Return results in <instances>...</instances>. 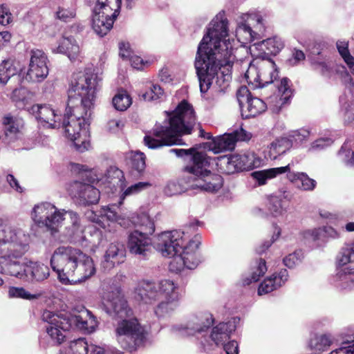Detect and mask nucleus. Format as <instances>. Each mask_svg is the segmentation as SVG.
Segmentation results:
<instances>
[{"mask_svg": "<svg viewBox=\"0 0 354 354\" xmlns=\"http://www.w3.org/2000/svg\"><path fill=\"white\" fill-rule=\"evenodd\" d=\"M100 82L97 74L93 73L80 71L73 74L63 120L62 115L48 104H34L26 109L45 127H64L66 136L73 142L75 149L84 152L90 147L88 120Z\"/></svg>", "mask_w": 354, "mask_h": 354, "instance_id": "nucleus-1", "label": "nucleus"}, {"mask_svg": "<svg viewBox=\"0 0 354 354\" xmlns=\"http://www.w3.org/2000/svg\"><path fill=\"white\" fill-rule=\"evenodd\" d=\"M227 21L218 16L209 24L197 50L195 68L199 80L201 93H206L213 81L221 91L226 89L231 80L230 74L222 72L218 76V70L223 64L230 66L233 59L234 39L228 37Z\"/></svg>", "mask_w": 354, "mask_h": 354, "instance_id": "nucleus-2", "label": "nucleus"}, {"mask_svg": "<svg viewBox=\"0 0 354 354\" xmlns=\"http://www.w3.org/2000/svg\"><path fill=\"white\" fill-rule=\"evenodd\" d=\"M30 243V234L19 224L0 219V274L31 281H42L49 277L46 265L23 259Z\"/></svg>", "mask_w": 354, "mask_h": 354, "instance_id": "nucleus-3", "label": "nucleus"}, {"mask_svg": "<svg viewBox=\"0 0 354 354\" xmlns=\"http://www.w3.org/2000/svg\"><path fill=\"white\" fill-rule=\"evenodd\" d=\"M165 120L162 123H156L149 134L144 138L145 144L149 149L182 145L180 137L190 134L196 124L193 107L185 100L182 101L173 111H165Z\"/></svg>", "mask_w": 354, "mask_h": 354, "instance_id": "nucleus-4", "label": "nucleus"}, {"mask_svg": "<svg viewBox=\"0 0 354 354\" xmlns=\"http://www.w3.org/2000/svg\"><path fill=\"white\" fill-rule=\"evenodd\" d=\"M53 270L62 284H76L89 279L95 273L93 259L80 249L59 246L50 258Z\"/></svg>", "mask_w": 354, "mask_h": 354, "instance_id": "nucleus-5", "label": "nucleus"}, {"mask_svg": "<svg viewBox=\"0 0 354 354\" xmlns=\"http://www.w3.org/2000/svg\"><path fill=\"white\" fill-rule=\"evenodd\" d=\"M211 160L205 154H194L193 165L185 169L188 176L176 182H169L164 188L165 194L172 196L195 189L209 192L218 191L223 185V178L209 169Z\"/></svg>", "mask_w": 354, "mask_h": 354, "instance_id": "nucleus-6", "label": "nucleus"}, {"mask_svg": "<svg viewBox=\"0 0 354 354\" xmlns=\"http://www.w3.org/2000/svg\"><path fill=\"white\" fill-rule=\"evenodd\" d=\"M135 297L146 304H153L160 300L154 309L158 317L171 315L179 307L181 297L178 284L169 279L158 282L143 281L135 290Z\"/></svg>", "mask_w": 354, "mask_h": 354, "instance_id": "nucleus-7", "label": "nucleus"}, {"mask_svg": "<svg viewBox=\"0 0 354 354\" xmlns=\"http://www.w3.org/2000/svg\"><path fill=\"white\" fill-rule=\"evenodd\" d=\"M44 322L48 323L46 332L55 344H61L66 335L65 333L73 326H76L86 333H93L97 326L95 317L88 310H84L78 315L55 313L44 310L41 315Z\"/></svg>", "mask_w": 354, "mask_h": 354, "instance_id": "nucleus-8", "label": "nucleus"}, {"mask_svg": "<svg viewBox=\"0 0 354 354\" xmlns=\"http://www.w3.org/2000/svg\"><path fill=\"white\" fill-rule=\"evenodd\" d=\"M206 321L207 324H205L202 318L196 316L192 317L185 325H175L172 329L183 336L193 335L196 336L197 338L201 337L203 339L201 340V344L205 351L212 349L209 341L214 342L216 346H220L230 339V333L235 330L234 322H221L212 328L209 336L206 337L203 333L212 323L207 318Z\"/></svg>", "mask_w": 354, "mask_h": 354, "instance_id": "nucleus-9", "label": "nucleus"}, {"mask_svg": "<svg viewBox=\"0 0 354 354\" xmlns=\"http://www.w3.org/2000/svg\"><path fill=\"white\" fill-rule=\"evenodd\" d=\"M115 337L121 348L131 352L143 344L145 329L136 318L123 319L115 328Z\"/></svg>", "mask_w": 354, "mask_h": 354, "instance_id": "nucleus-10", "label": "nucleus"}, {"mask_svg": "<svg viewBox=\"0 0 354 354\" xmlns=\"http://www.w3.org/2000/svg\"><path fill=\"white\" fill-rule=\"evenodd\" d=\"M278 75L276 64L270 59L254 60L245 73L247 82L254 88H261L273 83Z\"/></svg>", "mask_w": 354, "mask_h": 354, "instance_id": "nucleus-11", "label": "nucleus"}, {"mask_svg": "<svg viewBox=\"0 0 354 354\" xmlns=\"http://www.w3.org/2000/svg\"><path fill=\"white\" fill-rule=\"evenodd\" d=\"M290 165L285 167H274L262 171H257L252 173L253 178L262 185L266 183L267 180L273 178L277 175L288 173V178L295 183L299 187L305 191H312L316 186V181L310 178L304 172H290Z\"/></svg>", "mask_w": 354, "mask_h": 354, "instance_id": "nucleus-12", "label": "nucleus"}, {"mask_svg": "<svg viewBox=\"0 0 354 354\" xmlns=\"http://www.w3.org/2000/svg\"><path fill=\"white\" fill-rule=\"evenodd\" d=\"M68 212L64 209H59L54 205L46 202L34 207L32 218L39 226L46 227L52 231H57Z\"/></svg>", "mask_w": 354, "mask_h": 354, "instance_id": "nucleus-13", "label": "nucleus"}, {"mask_svg": "<svg viewBox=\"0 0 354 354\" xmlns=\"http://www.w3.org/2000/svg\"><path fill=\"white\" fill-rule=\"evenodd\" d=\"M265 32L264 20L259 14L245 15L243 22H240L236 29L237 40L243 44L252 42L263 36Z\"/></svg>", "mask_w": 354, "mask_h": 354, "instance_id": "nucleus-14", "label": "nucleus"}, {"mask_svg": "<svg viewBox=\"0 0 354 354\" xmlns=\"http://www.w3.org/2000/svg\"><path fill=\"white\" fill-rule=\"evenodd\" d=\"M201 244V237L196 236L186 245H183L181 252L169 263L170 270L175 272L181 271L185 267L194 269L201 262V257L197 251Z\"/></svg>", "mask_w": 354, "mask_h": 354, "instance_id": "nucleus-15", "label": "nucleus"}, {"mask_svg": "<svg viewBox=\"0 0 354 354\" xmlns=\"http://www.w3.org/2000/svg\"><path fill=\"white\" fill-rule=\"evenodd\" d=\"M184 232L173 230L160 234L156 243L157 250L162 256L174 259L181 252L185 244Z\"/></svg>", "mask_w": 354, "mask_h": 354, "instance_id": "nucleus-16", "label": "nucleus"}, {"mask_svg": "<svg viewBox=\"0 0 354 354\" xmlns=\"http://www.w3.org/2000/svg\"><path fill=\"white\" fill-rule=\"evenodd\" d=\"M48 59L45 53L39 49L32 50L28 69L25 79L34 83L43 82L49 73Z\"/></svg>", "mask_w": 354, "mask_h": 354, "instance_id": "nucleus-17", "label": "nucleus"}, {"mask_svg": "<svg viewBox=\"0 0 354 354\" xmlns=\"http://www.w3.org/2000/svg\"><path fill=\"white\" fill-rule=\"evenodd\" d=\"M68 194L80 205L95 204L100 199V192L93 186L80 181H74L67 186Z\"/></svg>", "mask_w": 354, "mask_h": 354, "instance_id": "nucleus-18", "label": "nucleus"}, {"mask_svg": "<svg viewBox=\"0 0 354 354\" xmlns=\"http://www.w3.org/2000/svg\"><path fill=\"white\" fill-rule=\"evenodd\" d=\"M104 309L114 318L126 319L132 315V310L118 288L109 292L104 302Z\"/></svg>", "mask_w": 354, "mask_h": 354, "instance_id": "nucleus-19", "label": "nucleus"}, {"mask_svg": "<svg viewBox=\"0 0 354 354\" xmlns=\"http://www.w3.org/2000/svg\"><path fill=\"white\" fill-rule=\"evenodd\" d=\"M252 137L251 133L247 132L243 128H239L231 133L212 138V141L207 143L208 148L214 153H218L225 151L232 150L237 141L249 140Z\"/></svg>", "mask_w": 354, "mask_h": 354, "instance_id": "nucleus-20", "label": "nucleus"}, {"mask_svg": "<svg viewBox=\"0 0 354 354\" xmlns=\"http://www.w3.org/2000/svg\"><path fill=\"white\" fill-rule=\"evenodd\" d=\"M151 234L135 230L128 236L127 248L129 252L140 259L147 258L151 252Z\"/></svg>", "mask_w": 354, "mask_h": 354, "instance_id": "nucleus-21", "label": "nucleus"}, {"mask_svg": "<svg viewBox=\"0 0 354 354\" xmlns=\"http://www.w3.org/2000/svg\"><path fill=\"white\" fill-rule=\"evenodd\" d=\"M262 160L252 151L233 155L227 159V164L236 171L250 170L261 165Z\"/></svg>", "mask_w": 354, "mask_h": 354, "instance_id": "nucleus-22", "label": "nucleus"}, {"mask_svg": "<svg viewBox=\"0 0 354 354\" xmlns=\"http://www.w3.org/2000/svg\"><path fill=\"white\" fill-rule=\"evenodd\" d=\"M125 250L124 245L119 242L111 243L107 248L104 256L103 266L111 269L124 261Z\"/></svg>", "mask_w": 354, "mask_h": 354, "instance_id": "nucleus-23", "label": "nucleus"}, {"mask_svg": "<svg viewBox=\"0 0 354 354\" xmlns=\"http://www.w3.org/2000/svg\"><path fill=\"white\" fill-rule=\"evenodd\" d=\"M115 18L111 15L108 16L102 14V11H93L92 28L97 35L103 37L112 28Z\"/></svg>", "mask_w": 354, "mask_h": 354, "instance_id": "nucleus-24", "label": "nucleus"}, {"mask_svg": "<svg viewBox=\"0 0 354 354\" xmlns=\"http://www.w3.org/2000/svg\"><path fill=\"white\" fill-rule=\"evenodd\" d=\"M53 52L66 55L71 62L78 60L80 54V47L72 37L62 38L58 46L53 48Z\"/></svg>", "mask_w": 354, "mask_h": 354, "instance_id": "nucleus-25", "label": "nucleus"}, {"mask_svg": "<svg viewBox=\"0 0 354 354\" xmlns=\"http://www.w3.org/2000/svg\"><path fill=\"white\" fill-rule=\"evenodd\" d=\"M288 273L286 269L281 270L277 274H272L266 278L259 285L258 289L259 295L269 293L277 288L281 286L288 280Z\"/></svg>", "mask_w": 354, "mask_h": 354, "instance_id": "nucleus-26", "label": "nucleus"}, {"mask_svg": "<svg viewBox=\"0 0 354 354\" xmlns=\"http://www.w3.org/2000/svg\"><path fill=\"white\" fill-rule=\"evenodd\" d=\"M2 124L5 136L10 140L17 138L24 127V121L21 118L10 114L3 117Z\"/></svg>", "mask_w": 354, "mask_h": 354, "instance_id": "nucleus-27", "label": "nucleus"}, {"mask_svg": "<svg viewBox=\"0 0 354 354\" xmlns=\"http://www.w3.org/2000/svg\"><path fill=\"white\" fill-rule=\"evenodd\" d=\"M247 102L245 108L242 109V115L245 118L255 117L263 113L267 106L261 99L256 97L248 95L246 97Z\"/></svg>", "mask_w": 354, "mask_h": 354, "instance_id": "nucleus-28", "label": "nucleus"}, {"mask_svg": "<svg viewBox=\"0 0 354 354\" xmlns=\"http://www.w3.org/2000/svg\"><path fill=\"white\" fill-rule=\"evenodd\" d=\"M335 286L344 290L354 289V268L339 269L335 276Z\"/></svg>", "mask_w": 354, "mask_h": 354, "instance_id": "nucleus-29", "label": "nucleus"}, {"mask_svg": "<svg viewBox=\"0 0 354 354\" xmlns=\"http://www.w3.org/2000/svg\"><path fill=\"white\" fill-rule=\"evenodd\" d=\"M67 215L70 218V224L66 227V236L73 241H77L82 237L84 227L77 213L70 211Z\"/></svg>", "mask_w": 354, "mask_h": 354, "instance_id": "nucleus-30", "label": "nucleus"}, {"mask_svg": "<svg viewBox=\"0 0 354 354\" xmlns=\"http://www.w3.org/2000/svg\"><path fill=\"white\" fill-rule=\"evenodd\" d=\"M121 0H97L94 12L102 11V14L117 17L121 7Z\"/></svg>", "mask_w": 354, "mask_h": 354, "instance_id": "nucleus-31", "label": "nucleus"}, {"mask_svg": "<svg viewBox=\"0 0 354 354\" xmlns=\"http://www.w3.org/2000/svg\"><path fill=\"white\" fill-rule=\"evenodd\" d=\"M291 147L290 142L286 138H281L272 142L266 153V158L275 160L278 156L285 153Z\"/></svg>", "mask_w": 354, "mask_h": 354, "instance_id": "nucleus-32", "label": "nucleus"}, {"mask_svg": "<svg viewBox=\"0 0 354 354\" xmlns=\"http://www.w3.org/2000/svg\"><path fill=\"white\" fill-rule=\"evenodd\" d=\"M19 71L14 61L10 59L3 61L0 65V83L6 84L10 78L19 80V77L17 75Z\"/></svg>", "mask_w": 354, "mask_h": 354, "instance_id": "nucleus-33", "label": "nucleus"}, {"mask_svg": "<svg viewBox=\"0 0 354 354\" xmlns=\"http://www.w3.org/2000/svg\"><path fill=\"white\" fill-rule=\"evenodd\" d=\"M289 83L290 80L287 77H283L281 80L280 85L278 86L279 99L275 104L277 109L288 103L292 95V91L290 88Z\"/></svg>", "mask_w": 354, "mask_h": 354, "instance_id": "nucleus-34", "label": "nucleus"}, {"mask_svg": "<svg viewBox=\"0 0 354 354\" xmlns=\"http://www.w3.org/2000/svg\"><path fill=\"white\" fill-rule=\"evenodd\" d=\"M112 103L116 110L124 111L131 106L132 100L126 91L121 90L113 97Z\"/></svg>", "mask_w": 354, "mask_h": 354, "instance_id": "nucleus-35", "label": "nucleus"}, {"mask_svg": "<svg viewBox=\"0 0 354 354\" xmlns=\"http://www.w3.org/2000/svg\"><path fill=\"white\" fill-rule=\"evenodd\" d=\"M339 156L348 165L354 167V141L347 140L339 151Z\"/></svg>", "mask_w": 354, "mask_h": 354, "instance_id": "nucleus-36", "label": "nucleus"}, {"mask_svg": "<svg viewBox=\"0 0 354 354\" xmlns=\"http://www.w3.org/2000/svg\"><path fill=\"white\" fill-rule=\"evenodd\" d=\"M336 45L339 53L354 75V57L349 52L348 43L346 41H338Z\"/></svg>", "mask_w": 354, "mask_h": 354, "instance_id": "nucleus-37", "label": "nucleus"}, {"mask_svg": "<svg viewBox=\"0 0 354 354\" xmlns=\"http://www.w3.org/2000/svg\"><path fill=\"white\" fill-rule=\"evenodd\" d=\"M118 207L115 205L104 206L100 210V215L105 217L110 221H116L122 226H126L124 218H121L118 215L116 209Z\"/></svg>", "mask_w": 354, "mask_h": 354, "instance_id": "nucleus-38", "label": "nucleus"}, {"mask_svg": "<svg viewBox=\"0 0 354 354\" xmlns=\"http://www.w3.org/2000/svg\"><path fill=\"white\" fill-rule=\"evenodd\" d=\"M135 223L140 226V230H139L144 233L152 234L155 231V225L153 221L149 216L145 213L139 214Z\"/></svg>", "mask_w": 354, "mask_h": 354, "instance_id": "nucleus-39", "label": "nucleus"}, {"mask_svg": "<svg viewBox=\"0 0 354 354\" xmlns=\"http://www.w3.org/2000/svg\"><path fill=\"white\" fill-rule=\"evenodd\" d=\"M89 346L84 339L80 338L70 343L66 354H88Z\"/></svg>", "mask_w": 354, "mask_h": 354, "instance_id": "nucleus-40", "label": "nucleus"}, {"mask_svg": "<svg viewBox=\"0 0 354 354\" xmlns=\"http://www.w3.org/2000/svg\"><path fill=\"white\" fill-rule=\"evenodd\" d=\"M261 46L268 54L277 55L283 48V43L280 38L274 37L263 40Z\"/></svg>", "mask_w": 354, "mask_h": 354, "instance_id": "nucleus-41", "label": "nucleus"}, {"mask_svg": "<svg viewBox=\"0 0 354 354\" xmlns=\"http://www.w3.org/2000/svg\"><path fill=\"white\" fill-rule=\"evenodd\" d=\"M331 342L332 341L330 336L322 335L312 338L310 341L309 345L312 348L315 350L324 351L330 345Z\"/></svg>", "mask_w": 354, "mask_h": 354, "instance_id": "nucleus-42", "label": "nucleus"}, {"mask_svg": "<svg viewBox=\"0 0 354 354\" xmlns=\"http://www.w3.org/2000/svg\"><path fill=\"white\" fill-rule=\"evenodd\" d=\"M268 209L273 216L281 215L285 212L281 199L279 196H272L269 199Z\"/></svg>", "mask_w": 354, "mask_h": 354, "instance_id": "nucleus-43", "label": "nucleus"}, {"mask_svg": "<svg viewBox=\"0 0 354 354\" xmlns=\"http://www.w3.org/2000/svg\"><path fill=\"white\" fill-rule=\"evenodd\" d=\"M8 295L10 298H21L28 300L37 299L39 295H32L24 288L11 287L8 290Z\"/></svg>", "mask_w": 354, "mask_h": 354, "instance_id": "nucleus-44", "label": "nucleus"}, {"mask_svg": "<svg viewBox=\"0 0 354 354\" xmlns=\"http://www.w3.org/2000/svg\"><path fill=\"white\" fill-rule=\"evenodd\" d=\"M339 102L344 109L345 122L354 124V104L348 103L345 96H341L339 97Z\"/></svg>", "mask_w": 354, "mask_h": 354, "instance_id": "nucleus-45", "label": "nucleus"}, {"mask_svg": "<svg viewBox=\"0 0 354 354\" xmlns=\"http://www.w3.org/2000/svg\"><path fill=\"white\" fill-rule=\"evenodd\" d=\"M352 251L348 246L342 248L336 258V262L338 266H344L353 261Z\"/></svg>", "mask_w": 354, "mask_h": 354, "instance_id": "nucleus-46", "label": "nucleus"}, {"mask_svg": "<svg viewBox=\"0 0 354 354\" xmlns=\"http://www.w3.org/2000/svg\"><path fill=\"white\" fill-rule=\"evenodd\" d=\"M150 183L147 182H139L131 185L127 188L122 194V198L138 194L141 191L150 187Z\"/></svg>", "mask_w": 354, "mask_h": 354, "instance_id": "nucleus-47", "label": "nucleus"}, {"mask_svg": "<svg viewBox=\"0 0 354 354\" xmlns=\"http://www.w3.org/2000/svg\"><path fill=\"white\" fill-rule=\"evenodd\" d=\"M163 95V90L157 84H153L149 87V90L146 91L142 97L145 100L151 101L160 98Z\"/></svg>", "mask_w": 354, "mask_h": 354, "instance_id": "nucleus-48", "label": "nucleus"}, {"mask_svg": "<svg viewBox=\"0 0 354 354\" xmlns=\"http://www.w3.org/2000/svg\"><path fill=\"white\" fill-rule=\"evenodd\" d=\"M254 269L255 270L252 273L251 279L248 283L259 281L260 277L263 276L266 273L267 270L266 261L261 259H259V261L257 262V266Z\"/></svg>", "mask_w": 354, "mask_h": 354, "instance_id": "nucleus-49", "label": "nucleus"}, {"mask_svg": "<svg viewBox=\"0 0 354 354\" xmlns=\"http://www.w3.org/2000/svg\"><path fill=\"white\" fill-rule=\"evenodd\" d=\"M339 76L345 88L353 95L354 93V82L345 67L343 66L342 71H339Z\"/></svg>", "mask_w": 354, "mask_h": 354, "instance_id": "nucleus-50", "label": "nucleus"}, {"mask_svg": "<svg viewBox=\"0 0 354 354\" xmlns=\"http://www.w3.org/2000/svg\"><path fill=\"white\" fill-rule=\"evenodd\" d=\"M281 232V228L278 225H274L272 239L270 241H265L263 243L259 245V248L257 249V252L261 254L264 252L266 250H268L270 247V245L279 238Z\"/></svg>", "mask_w": 354, "mask_h": 354, "instance_id": "nucleus-51", "label": "nucleus"}, {"mask_svg": "<svg viewBox=\"0 0 354 354\" xmlns=\"http://www.w3.org/2000/svg\"><path fill=\"white\" fill-rule=\"evenodd\" d=\"M302 257L303 255L301 251H295L283 259L284 265L289 268H292L301 261Z\"/></svg>", "mask_w": 354, "mask_h": 354, "instance_id": "nucleus-52", "label": "nucleus"}, {"mask_svg": "<svg viewBox=\"0 0 354 354\" xmlns=\"http://www.w3.org/2000/svg\"><path fill=\"white\" fill-rule=\"evenodd\" d=\"M132 167L140 172L145 168V157L143 153L136 152L131 159Z\"/></svg>", "mask_w": 354, "mask_h": 354, "instance_id": "nucleus-53", "label": "nucleus"}, {"mask_svg": "<svg viewBox=\"0 0 354 354\" xmlns=\"http://www.w3.org/2000/svg\"><path fill=\"white\" fill-rule=\"evenodd\" d=\"M12 15L10 12L9 8L5 5L0 6V24L6 26L12 22Z\"/></svg>", "mask_w": 354, "mask_h": 354, "instance_id": "nucleus-54", "label": "nucleus"}, {"mask_svg": "<svg viewBox=\"0 0 354 354\" xmlns=\"http://www.w3.org/2000/svg\"><path fill=\"white\" fill-rule=\"evenodd\" d=\"M75 16V12L73 9L59 8L58 10L56 12L57 18L65 22L73 19Z\"/></svg>", "mask_w": 354, "mask_h": 354, "instance_id": "nucleus-55", "label": "nucleus"}, {"mask_svg": "<svg viewBox=\"0 0 354 354\" xmlns=\"http://www.w3.org/2000/svg\"><path fill=\"white\" fill-rule=\"evenodd\" d=\"M310 135V132L304 129L294 130L289 133V138L292 141L300 142L307 138Z\"/></svg>", "mask_w": 354, "mask_h": 354, "instance_id": "nucleus-56", "label": "nucleus"}, {"mask_svg": "<svg viewBox=\"0 0 354 354\" xmlns=\"http://www.w3.org/2000/svg\"><path fill=\"white\" fill-rule=\"evenodd\" d=\"M169 151L171 153H175L178 157H183V156H189L190 158H191V160H192V162H193V156L196 153H199L205 154L207 156V154L205 152L196 151L194 148H191V149H170ZM193 165V163H192L191 165Z\"/></svg>", "mask_w": 354, "mask_h": 354, "instance_id": "nucleus-57", "label": "nucleus"}, {"mask_svg": "<svg viewBox=\"0 0 354 354\" xmlns=\"http://www.w3.org/2000/svg\"><path fill=\"white\" fill-rule=\"evenodd\" d=\"M344 346L333 351L330 354H354V341L344 342Z\"/></svg>", "mask_w": 354, "mask_h": 354, "instance_id": "nucleus-58", "label": "nucleus"}, {"mask_svg": "<svg viewBox=\"0 0 354 354\" xmlns=\"http://www.w3.org/2000/svg\"><path fill=\"white\" fill-rule=\"evenodd\" d=\"M106 127L110 132L117 133L122 129L123 123L120 120L113 119L108 122Z\"/></svg>", "mask_w": 354, "mask_h": 354, "instance_id": "nucleus-59", "label": "nucleus"}, {"mask_svg": "<svg viewBox=\"0 0 354 354\" xmlns=\"http://www.w3.org/2000/svg\"><path fill=\"white\" fill-rule=\"evenodd\" d=\"M120 56L123 59H129L131 55V51L130 49L129 44L125 42H121L119 44Z\"/></svg>", "mask_w": 354, "mask_h": 354, "instance_id": "nucleus-60", "label": "nucleus"}, {"mask_svg": "<svg viewBox=\"0 0 354 354\" xmlns=\"http://www.w3.org/2000/svg\"><path fill=\"white\" fill-rule=\"evenodd\" d=\"M227 354H238L239 348L238 344L236 341H231L227 344L225 342L221 345Z\"/></svg>", "mask_w": 354, "mask_h": 354, "instance_id": "nucleus-61", "label": "nucleus"}, {"mask_svg": "<svg viewBox=\"0 0 354 354\" xmlns=\"http://www.w3.org/2000/svg\"><path fill=\"white\" fill-rule=\"evenodd\" d=\"M315 69L322 75L326 77L330 76V67L325 62H318L315 65Z\"/></svg>", "mask_w": 354, "mask_h": 354, "instance_id": "nucleus-62", "label": "nucleus"}, {"mask_svg": "<svg viewBox=\"0 0 354 354\" xmlns=\"http://www.w3.org/2000/svg\"><path fill=\"white\" fill-rule=\"evenodd\" d=\"M129 60L131 66L138 70L142 69L144 66L147 64V62H144L143 59L137 55H131Z\"/></svg>", "mask_w": 354, "mask_h": 354, "instance_id": "nucleus-63", "label": "nucleus"}, {"mask_svg": "<svg viewBox=\"0 0 354 354\" xmlns=\"http://www.w3.org/2000/svg\"><path fill=\"white\" fill-rule=\"evenodd\" d=\"M332 140L328 138H320L317 140L312 144L313 149H322L326 146H329L332 143Z\"/></svg>", "mask_w": 354, "mask_h": 354, "instance_id": "nucleus-64", "label": "nucleus"}]
</instances>
